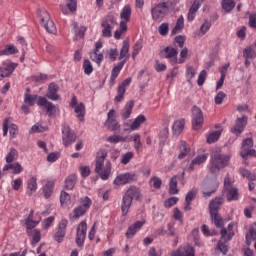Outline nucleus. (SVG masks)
Returning a JSON list of instances; mask_svg holds the SVG:
<instances>
[{
    "mask_svg": "<svg viewBox=\"0 0 256 256\" xmlns=\"http://www.w3.org/2000/svg\"><path fill=\"white\" fill-rule=\"evenodd\" d=\"M105 125L110 131H119V129H121V125L115 118L112 120H107Z\"/></svg>",
    "mask_w": 256,
    "mask_h": 256,
    "instance_id": "72a5a7b5",
    "label": "nucleus"
},
{
    "mask_svg": "<svg viewBox=\"0 0 256 256\" xmlns=\"http://www.w3.org/2000/svg\"><path fill=\"white\" fill-rule=\"evenodd\" d=\"M172 256H195V249L191 245L185 246L182 250H176Z\"/></svg>",
    "mask_w": 256,
    "mask_h": 256,
    "instance_id": "412c9836",
    "label": "nucleus"
},
{
    "mask_svg": "<svg viewBox=\"0 0 256 256\" xmlns=\"http://www.w3.org/2000/svg\"><path fill=\"white\" fill-rule=\"evenodd\" d=\"M235 227H237V224H235V222L228 224L227 228L225 229L226 241H231V239L235 237Z\"/></svg>",
    "mask_w": 256,
    "mask_h": 256,
    "instance_id": "c85d7f7f",
    "label": "nucleus"
},
{
    "mask_svg": "<svg viewBox=\"0 0 256 256\" xmlns=\"http://www.w3.org/2000/svg\"><path fill=\"white\" fill-rule=\"evenodd\" d=\"M83 69L85 75H91V73H93V65L91 64V61L85 59L83 62Z\"/></svg>",
    "mask_w": 256,
    "mask_h": 256,
    "instance_id": "8fccbe9b",
    "label": "nucleus"
},
{
    "mask_svg": "<svg viewBox=\"0 0 256 256\" xmlns=\"http://www.w3.org/2000/svg\"><path fill=\"white\" fill-rule=\"evenodd\" d=\"M167 137H169V126H164L159 134L160 142L165 143V141H167Z\"/></svg>",
    "mask_w": 256,
    "mask_h": 256,
    "instance_id": "3c124183",
    "label": "nucleus"
},
{
    "mask_svg": "<svg viewBox=\"0 0 256 256\" xmlns=\"http://www.w3.org/2000/svg\"><path fill=\"white\" fill-rule=\"evenodd\" d=\"M16 53H19V50L15 47V45L10 44L6 46L5 49L0 50V55H16Z\"/></svg>",
    "mask_w": 256,
    "mask_h": 256,
    "instance_id": "473e14b6",
    "label": "nucleus"
},
{
    "mask_svg": "<svg viewBox=\"0 0 256 256\" xmlns=\"http://www.w3.org/2000/svg\"><path fill=\"white\" fill-rule=\"evenodd\" d=\"M15 69H17V63H11L6 67H0V74H1L0 78L5 79V77H9V75H11V73H13Z\"/></svg>",
    "mask_w": 256,
    "mask_h": 256,
    "instance_id": "a878e982",
    "label": "nucleus"
},
{
    "mask_svg": "<svg viewBox=\"0 0 256 256\" xmlns=\"http://www.w3.org/2000/svg\"><path fill=\"white\" fill-rule=\"evenodd\" d=\"M37 99H39V96H37V95H31L29 93H26L24 95V103L26 105H29V107H33V105H35V103H37Z\"/></svg>",
    "mask_w": 256,
    "mask_h": 256,
    "instance_id": "e433bc0d",
    "label": "nucleus"
},
{
    "mask_svg": "<svg viewBox=\"0 0 256 256\" xmlns=\"http://www.w3.org/2000/svg\"><path fill=\"white\" fill-rule=\"evenodd\" d=\"M131 85V78L125 79L117 88V95L114 98L115 103H121L125 97V87Z\"/></svg>",
    "mask_w": 256,
    "mask_h": 256,
    "instance_id": "ddd939ff",
    "label": "nucleus"
},
{
    "mask_svg": "<svg viewBox=\"0 0 256 256\" xmlns=\"http://www.w3.org/2000/svg\"><path fill=\"white\" fill-rule=\"evenodd\" d=\"M253 147V138H247L242 142L241 151H249Z\"/></svg>",
    "mask_w": 256,
    "mask_h": 256,
    "instance_id": "864d4df0",
    "label": "nucleus"
},
{
    "mask_svg": "<svg viewBox=\"0 0 256 256\" xmlns=\"http://www.w3.org/2000/svg\"><path fill=\"white\" fill-rule=\"evenodd\" d=\"M167 11H169V8H167L166 2H161L157 4L151 9L152 19H154V21L163 19V17L167 15Z\"/></svg>",
    "mask_w": 256,
    "mask_h": 256,
    "instance_id": "0eeeda50",
    "label": "nucleus"
},
{
    "mask_svg": "<svg viewBox=\"0 0 256 256\" xmlns=\"http://www.w3.org/2000/svg\"><path fill=\"white\" fill-rule=\"evenodd\" d=\"M195 77V68L192 66H189L186 70V78L188 79V82L191 83V79Z\"/></svg>",
    "mask_w": 256,
    "mask_h": 256,
    "instance_id": "774afa93",
    "label": "nucleus"
},
{
    "mask_svg": "<svg viewBox=\"0 0 256 256\" xmlns=\"http://www.w3.org/2000/svg\"><path fill=\"white\" fill-rule=\"evenodd\" d=\"M145 225V221H137L133 225L129 226L128 230L126 231V237L127 239H131L137 231L141 230V227Z\"/></svg>",
    "mask_w": 256,
    "mask_h": 256,
    "instance_id": "aec40b11",
    "label": "nucleus"
},
{
    "mask_svg": "<svg viewBox=\"0 0 256 256\" xmlns=\"http://www.w3.org/2000/svg\"><path fill=\"white\" fill-rule=\"evenodd\" d=\"M129 57V39H125L122 43V48L120 50L119 61H121L122 59H124V61H127Z\"/></svg>",
    "mask_w": 256,
    "mask_h": 256,
    "instance_id": "b1692460",
    "label": "nucleus"
},
{
    "mask_svg": "<svg viewBox=\"0 0 256 256\" xmlns=\"http://www.w3.org/2000/svg\"><path fill=\"white\" fill-rule=\"evenodd\" d=\"M85 237H87V222L82 221L78 225L76 232L75 243L78 247H83V245H85Z\"/></svg>",
    "mask_w": 256,
    "mask_h": 256,
    "instance_id": "6e6552de",
    "label": "nucleus"
},
{
    "mask_svg": "<svg viewBox=\"0 0 256 256\" xmlns=\"http://www.w3.org/2000/svg\"><path fill=\"white\" fill-rule=\"evenodd\" d=\"M212 186H213L212 181H208L204 184V189H205V191L203 192L204 197H211V195H213V192L215 191V187L211 188V190H207L209 189V187H212Z\"/></svg>",
    "mask_w": 256,
    "mask_h": 256,
    "instance_id": "de8ad7c7",
    "label": "nucleus"
},
{
    "mask_svg": "<svg viewBox=\"0 0 256 256\" xmlns=\"http://www.w3.org/2000/svg\"><path fill=\"white\" fill-rule=\"evenodd\" d=\"M177 193H179V189H177V176H173L169 184V194L177 195Z\"/></svg>",
    "mask_w": 256,
    "mask_h": 256,
    "instance_id": "58836bf2",
    "label": "nucleus"
},
{
    "mask_svg": "<svg viewBox=\"0 0 256 256\" xmlns=\"http://www.w3.org/2000/svg\"><path fill=\"white\" fill-rule=\"evenodd\" d=\"M249 155H251L252 157H256V151L254 149L250 148L249 150L240 152V156L242 157V159H247V157H249Z\"/></svg>",
    "mask_w": 256,
    "mask_h": 256,
    "instance_id": "e2e57ef3",
    "label": "nucleus"
},
{
    "mask_svg": "<svg viewBox=\"0 0 256 256\" xmlns=\"http://www.w3.org/2000/svg\"><path fill=\"white\" fill-rule=\"evenodd\" d=\"M239 173H240V175H242V177H245L246 179H248V181H255L256 180L255 174L251 173V171H249L245 168H240Z\"/></svg>",
    "mask_w": 256,
    "mask_h": 256,
    "instance_id": "79ce46f5",
    "label": "nucleus"
},
{
    "mask_svg": "<svg viewBox=\"0 0 256 256\" xmlns=\"http://www.w3.org/2000/svg\"><path fill=\"white\" fill-rule=\"evenodd\" d=\"M210 28H211V22H210V21H205V22L201 25V27H200L201 37H203V35H205V33H207Z\"/></svg>",
    "mask_w": 256,
    "mask_h": 256,
    "instance_id": "0e129e2a",
    "label": "nucleus"
},
{
    "mask_svg": "<svg viewBox=\"0 0 256 256\" xmlns=\"http://www.w3.org/2000/svg\"><path fill=\"white\" fill-rule=\"evenodd\" d=\"M66 7L70 13H75L77 11V0H66Z\"/></svg>",
    "mask_w": 256,
    "mask_h": 256,
    "instance_id": "5fc2aeb1",
    "label": "nucleus"
},
{
    "mask_svg": "<svg viewBox=\"0 0 256 256\" xmlns=\"http://www.w3.org/2000/svg\"><path fill=\"white\" fill-rule=\"evenodd\" d=\"M74 113L77 115L79 121H85V104L80 102L77 106H74Z\"/></svg>",
    "mask_w": 256,
    "mask_h": 256,
    "instance_id": "cd10ccee",
    "label": "nucleus"
},
{
    "mask_svg": "<svg viewBox=\"0 0 256 256\" xmlns=\"http://www.w3.org/2000/svg\"><path fill=\"white\" fill-rule=\"evenodd\" d=\"M107 155V150L100 149L96 156L95 173L100 175L102 181H107V179H109V175H111V162L108 161L105 165Z\"/></svg>",
    "mask_w": 256,
    "mask_h": 256,
    "instance_id": "f257e3e1",
    "label": "nucleus"
},
{
    "mask_svg": "<svg viewBox=\"0 0 256 256\" xmlns=\"http://www.w3.org/2000/svg\"><path fill=\"white\" fill-rule=\"evenodd\" d=\"M53 187H55V183L53 182H47L44 186H43V193H44V197L46 199H49V197L51 195H53Z\"/></svg>",
    "mask_w": 256,
    "mask_h": 256,
    "instance_id": "f704fd0d",
    "label": "nucleus"
},
{
    "mask_svg": "<svg viewBox=\"0 0 256 256\" xmlns=\"http://www.w3.org/2000/svg\"><path fill=\"white\" fill-rule=\"evenodd\" d=\"M177 201H179V199L177 197L168 198L164 202V207H166V209H171V207H173V205H177Z\"/></svg>",
    "mask_w": 256,
    "mask_h": 256,
    "instance_id": "052dcab7",
    "label": "nucleus"
},
{
    "mask_svg": "<svg viewBox=\"0 0 256 256\" xmlns=\"http://www.w3.org/2000/svg\"><path fill=\"white\" fill-rule=\"evenodd\" d=\"M195 197H197V190L196 189L190 190L186 194L185 203H191V201H193L195 199Z\"/></svg>",
    "mask_w": 256,
    "mask_h": 256,
    "instance_id": "13d9d810",
    "label": "nucleus"
},
{
    "mask_svg": "<svg viewBox=\"0 0 256 256\" xmlns=\"http://www.w3.org/2000/svg\"><path fill=\"white\" fill-rule=\"evenodd\" d=\"M174 43L178 44V47H180L181 49H183V47L185 46V36L184 35H177L174 38Z\"/></svg>",
    "mask_w": 256,
    "mask_h": 256,
    "instance_id": "338daca9",
    "label": "nucleus"
},
{
    "mask_svg": "<svg viewBox=\"0 0 256 256\" xmlns=\"http://www.w3.org/2000/svg\"><path fill=\"white\" fill-rule=\"evenodd\" d=\"M91 198L86 196L80 199V207H83L84 209H89V207H91Z\"/></svg>",
    "mask_w": 256,
    "mask_h": 256,
    "instance_id": "bf43d9fd",
    "label": "nucleus"
},
{
    "mask_svg": "<svg viewBox=\"0 0 256 256\" xmlns=\"http://www.w3.org/2000/svg\"><path fill=\"white\" fill-rule=\"evenodd\" d=\"M235 9V0H225V13H231Z\"/></svg>",
    "mask_w": 256,
    "mask_h": 256,
    "instance_id": "680f3d73",
    "label": "nucleus"
},
{
    "mask_svg": "<svg viewBox=\"0 0 256 256\" xmlns=\"http://www.w3.org/2000/svg\"><path fill=\"white\" fill-rule=\"evenodd\" d=\"M87 213L86 208H83V206H78L74 209V217L75 219H79V217H83Z\"/></svg>",
    "mask_w": 256,
    "mask_h": 256,
    "instance_id": "4d7b16f0",
    "label": "nucleus"
},
{
    "mask_svg": "<svg viewBox=\"0 0 256 256\" xmlns=\"http://www.w3.org/2000/svg\"><path fill=\"white\" fill-rule=\"evenodd\" d=\"M219 137H221V131H212L207 136V143L211 145V143H215L216 141H219Z\"/></svg>",
    "mask_w": 256,
    "mask_h": 256,
    "instance_id": "ea45409f",
    "label": "nucleus"
},
{
    "mask_svg": "<svg viewBox=\"0 0 256 256\" xmlns=\"http://www.w3.org/2000/svg\"><path fill=\"white\" fill-rule=\"evenodd\" d=\"M184 20H183V16H180L177 21H176V25L174 26V28L171 31L172 35H177V33H179V31H183V27H184Z\"/></svg>",
    "mask_w": 256,
    "mask_h": 256,
    "instance_id": "4c0bfd02",
    "label": "nucleus"
},
{
    "mask_svg": "<svg viewBox=\"0 0 256 256\" xmlns=\"http://www.w3.org/2000/svg\"><path fill=\"white\" fill-rule=\"evenodd\" d=\"M68 223L69 222L66 219L61 220V222L59 223L58 231L54 235V239L55 241H57V243H63V240L65 239V235L67 233Z\"/></svg>",
    "mask_w": 256,
    "mask_h": 256,
    "instance_id": "f8f14e48",
    "label": "nucleus"
},
{
    "mask_svg": "<svg viewBox=\"0 0 256 256\" xmlns=\"http://www.w3.org/2000/svg\"><path fill=\"white\" fill-rule=\"evenodd\" d=\"M221 205H223V198L216 197L215 199H213L209 203V214H219V209H221Z\"/></svg>",
    "mask_w": 256,
    "mask_h": 256,
    "instance_id": "a211bd4d",
    "label": "nucleus"
},
{
    "mask_svg": "<svg viewBox=\"0 0 256 256\" xmlns=\"http://www.w3.org/2000/svg\"><path fill=\"white\" fill-rule=\"evenodd\" d=\"M120 19L129 23L131 21V5L127 4L123 7L122 12L120 13Z\"/></svg>",
    "mask_w": 256,
    "mask_h": 256,
    "instance_id": "c756f323",
    "label": "nucleus"
},
{
    "mask_svg": "<svg viewBox=\"0 0 256 256\" xmlns=\"http://www.w3.org/2000/svg\"><path fill=\"white\" fill-rule=\"evenodd\" d=\"M133 199L141 201V190L137 186H130L122 197L121 211L123 217L129 213V209L133 205Z\"/></svg>",
    "mask_w": 256,
    "mask_h": 256,
    "instance_id": "f03ea898",
    "label": "nucleus"
},
{
    "mask_svg": "<svg viewBox=\"0 0 256 256\" xmlns=\"http://www.w3.org/2000/svg\"><path fill=\"white\" fill-rule=\"evenodd\" d=\"M101 27H103L102 30V37H112V29L111 24H106L105 22H101Z\"/></svg>",
    "mask_w": 256,
    "mask_h": 256,
    "instance_id": "37998d69",
    "label": "nucleus"
},
{
    "mask_svg": "<svg viewBox=\"0 0 256 256\" xmlns=\"http://www.w3.org/2000/svg\"><path fill=\"white\" fill-rule=\"evenodd\" d=\"M17 157H19L17 149L11 148L10 152L6 155V163H13Z\"/></svg>",
    "mask_w": 256,
    "mask_h": 256,
    "instance_id": "a19ab883",
    "label": "nucleus"
},
{
    "mask_svg": "<svg viewBox=\"0 0 256 256\" xmlns=\"http://www.w3.org/2000/svg\"><path fill=\"white\" fill-rule=\"evenodd\" d=\"M136 180L137 174L128 172L118 175L114 180V185H127V183H132V181Z\"/></svg>",
    "mask_w": 256,
    "mask_h": 256,
    "instance_id": "9d476101",
    "label": "nucleus"
},
{
    "mask_svg": "<svg viewBox=\"0 0 256 256\" xmlns=\"http://www.w3.org/2000/svg\"><path fill=\"white\" fill-rule=\"evenodd\" d=\"M126 60L121 61L117 66H114L111 72V77H119V73H121V69L125 66Z\"/></svg>",
    "mask_w": 256,
    "mask_h": 256,
    "instance_id": "c03bdc74",
    "label": "nucleus"
},
{
    "mask_svg": "<svg viewBox=\"0 0 256 256\" xmlns=\"http://www.w3.org/2000/svg\"><path fill=\"white\" fill-rule=\"evenodd\" d=\"M37 105L39 107H45L47 110V115L49 117H53V115H55V113L57 112V109L55 108L53 102H49L45 97L40 96L38 98Z\"/></svg>",
    "mask_w": 256,
    "mask_h": 256,
    "instance_id": "9b49d317",
    "label": "nucleus"
},
{
    "mask_svg": "<svg viewBox=\"0 0 256 256\" xmlns=\"http://www.w3.org/2000/svg\"><path fill=\"white\" fill-rule=\"evenodd\" d=\"M38 17L48 33H57V27L55 26V22L51 20V16L49 15V12H47V10L43 8L38 9Z\"/></svg>",
    "mask_w": 256,
    "mask_h": 256,
    "instance_id": "39448f33",
    "label": "nucleus"
},
{
    "mask_svg": "<svg viewBox=\"0 0 256 256\" xmlns=\"http://www.w3.org/2000/svg\"><path fill=\"white\" fill-rule=\"evenodd\" d=\"M28 195L32 196L37 191V178L32 177L27 181Z\"/></svg>",
    "mask_w": 256,
    "mask_h": 256,
    "instance_id": "7c9ffc66",
    "label": "nucleus"
},
{
    "mask_svg": "<svg viewBox=\"0 0 256 256\" xmlns=\"http://www.w3.org/2000/svg\"><path fill=\"white\" fill-rule=\"evenodd\" d=\"M158 31H159L160 35H162V36L167 35V33H169V23H162L159 26Z\"/></svg>",
    "mask_w": 256,
    "mask_h": 256,
    "instance_id": "69168bd1",
    "label": "nucleus"
},
{
    "mask_svg": "<svg viewBox=\"0 0 256 256\" xmlns=\"http://www.w3.org/2000/svg\"><path fill=\"white\" fill-rule=\"evenodd\" d=\"M223 167H225V155L221 153V148H216L212 154L210 172L219 173Z\"/></svg>",
    "mask_w": 256,
    "mask_h": 256,
    "instance_id": "20e7f679",
    "label": "nucleus"
},
{
    "mask_svg": "<svg viewBox=\"0 0 256 256\" xmlns=\"http://www.w3.org/2000/svg\"><path fill=\"white\" fill-rule=\"evenodd\" d=\"M185 129V120L175 121L172 127L174 135H181V132Z\"/></svg>",
    "mask_w": 256,
    "mask_h": 256,
    "instance_id": "2f4dec72",
    "label": "nucleus"
},
{
    "mask_svg": "<svg viewBox=\"0 0 256 256\" xmlns=\"http://www.w3.org/2000/svg\"><path fill=\"white\" fill-rule=\"evenodd\" d=\"M133 107H135V101L130 100L124 109L121 111L122 119L125 121V119H129L131 117V113H133Z\"/></svg>",
    "mask_w": 256,
    "mask_h": 256,
    "instance_id": "393cba45",
    "label": "nucleus"
},
{
    "mask_svg": "<svg viewBox=\"0 0 256 256\" xmlns=\"http://www.w3.org/2000/svg\"><path fill=\"white\" fill-rule=\"evenodd\" d=\"M239 197L241 195L239 194V189L236 187H229L226 188V199L227 201H239Z\"/></svg>",
    "mask_w": 256,
    "mask_h": 256,
    "instance_id": "6ab92c4d",
    "label": "nucleus"
},
{
    "mask_svg": "<svg viewBox=\"0 0 256 256\" xmlns=\"http://www.w3.org/2000/svg\"><path fill=\"white\" fill-rule=\"evenodd\" d=\"M243 57L245 59L246 67H249V65H251V59H255L256 57L255 50H253L251 46L246 47L243 51Z\"/></svg>",
    "mask_w": 256,
    "mask_h": 256,
    "instance_id": "4be33fe9",
    "label": "nucleus"
},
{
    "mask_svg": "<svg viewBox=\"0 0 256 256\" xmlns=\"http://www.w3.org/2000/svg\"><path fill=\"white\" fill-rule=\"evenodd\" d=\"M102 23L115 25L117 23L115 21V14H113V12L108 13L107 16L102 19Z\"/></svg>",
    "mask_w": 256,
    "mask_h": 256,
    "instance_id": "603ef678",
    "label": "nucleus"
},
{
    "mask_svg": "<svg viewBox=\"0 0 256 256\" xmlns=\"http://www.w3.org/2000/svg\"><path fill=\"white\" fill-rule=\"evenodd\" d=\"M210 219L215 227L221 228V239L218 241L216 253L225 254V227H223L225 222L223 221V217L219 214H210Z\"/></svg>",
    "mask_w": 256,
    "mask_h": 256,
    "instance_id": "7ed1b4c3",
    "label": "nucleus"
},
{
    "mask_svg": "<svg viewBox=\"0 0 256 256\" xmlns=\"http://www.w3.org/2000/svg\"><path fill=\"white\" fill-rule=\"evenodd\" d=\"M143 49V39H139L135 45H134V50L132 52V59H135L139 55V51Z\"/></svg>",
    "mask_w": 256,
    "mask_h": 256,
    "instance_id": "a18cd8bd",
    "label": "nucleus"
},
{
    "mask_svg": "<svg viewBox=\"0 0 256 256\" xmlns=\"http://www.w3.org/2000/svg\"><path fill=\"white\" fill-rule=\"evenodd\" d=\"M207 157H209V155L207 154H202V155H199L197 156L195 159H193L190 163V166H189V171H194L195 169V165H202V163H205L207 161Z\"/></svg>",
    "mask_w": 256,
    "mask_h": 256,
    "instance_id": "bb28decb",
    "label": "nucleus"
},
{
    "mask_svg": "<svg viewBox=\"0 0 256 256\" xmlns=\"http://www.w3.org/2000/svg\"><path fill=\"white\" fill-rule=\"evenodd\" d=\"M145 121H147V118L145 115L141 114L134 119L133 123L130 125V128H125L124 131H135V129H139V127H141L142 123H145Z\"/></svg>",
    "mask_w": 256,
    "mask_h": 256,
    "instance_id": "5701e85b",
    "label": "nucleus"
},
{
    "mask_svg": "<svg viewBox=\"0 0 256 256\" xmlns=\"http://www.w3.org/2000/svg\"><path fill=\"white\" fill-rule=\"evenodd\" d=\"M161 53H162V57H164L165 59H170V63H172V65H175V63H178V60H177L178 52L175 48H171L167 46L163 51H161ZM163 53L165 54L163 55Z\"/></svg>",
    "mask_w": 256,
    "mask_h": 256,
    "instance_id": "dca6fc26",
    "label": "nucleus"
},
{
    "mask_svg": "<svg viewBox=\"0 0 256 256\" xmlns=\"http://www.w3.org/2000/svg\"><path fill=\"white\" fill-rule=\"evenodd\" d=\"M150 183H152L154 189H161V185H163V181L157 176L152 177Z\"/></svg>",
    "mask_w": 256,
    "mask_h": 256,
    "instance_id": "6e6d98bb",
    "label": "nucleus"
},
{
    "mask_svg": "<svg viewBox=\"0 0 256 256\" xmlns=\"http://www.w3.org/2000/svg\"><path fill=\"white\" fill-rule=\"evenodd\" d=\"M62 133H63L62 139L65 147H69L71 143H75V134L71 132V128L69 126L65 125Z\"/></svg>",
    "mask_w": 256,
    "mask_h": 256,
    "instance_id": "2eb2a0df",
    "label": "nucleus"
},
{
    "mask_svg": "<svg viewBox=\"0 0 256 256\" xmlns=\"http://www.w3.org/2000/svg\"><path fill=\"white\" fill-rule=\"evenodd\" d=\"M103 47V43L101 41L96 42L95 49L93 52H90V59L97 63V65H101L103 61V53H99V49Z\"/></svg>",
    "mask_w": 256,
    "mask_h": 256,
    "instance_id": "4468645a",
    "label": "nucleus"
},
{
    "mask_svg": "<svg viewBox=\"0 0 256 256\" xmlns=\"http://www.w3.org/2000/svg\"><path fill=\"white\" fill-rule=\"evenodd\" d=\"M248 118L246 115H243L236 119L235 125L231 128V133L234 135H241L245 131V127H247Z\"/></svg>",
    "mask_w": 256,
    "mask_h": 256,
    "instance_id": "1a4fd4ad",
    "label": "nucleus"
},
{
    "mask_svg": "<svg viewBox=\"0 0 256 256\" xmlns=\"http://www.w3.org/2000/svg\"><path fill=\"white\" fill-rule=\"evenodd\" d=\"M59 91V86L55 84L54 82L50 83L48 86V92L46 94V97L50 99L51 101H59L60 96L57 94Z\"/></svg>",
    "mask_w": 256,
    "mask_h": 256,
    "instance_id": "f3484780",
    "label": "nucleus"
},
{
    "mask_svg": "<svg viewBox=\"0 0 256 256\" xmlns=\"http://www.w3.org/2000/svg\"><path fill=\"white\" fill-rule=\"evenodd\" d=\"M192 127L194 131L203 127V111L199 106L192 107Z\"/></svg>",
    "mask_w": 256,
    "mask_h": 256,
    "instance_id": "423d86ee",
    "label": "nucleus"
},
{
    "mask_svg": "<svg viewBox=\"0 0 256 256\" xmlns=\"http://www.w3.org/2000/svg\"><path fill=\"white\" fill-rule=\"evenodd\" d=\"M60 203L61 205H69L71 203V196L67 192L62 191L60 194Z\"/></svg>",
    "mask_w": 256,
    "mask_h": 256,
    "instance_id": "09e8293b",
    "label": "nucleus"
},
{
    "mask_svg": "<svg viewBox=\"0 0 256 256\" xmlns=\"http://www.w3.org/2000/svg\"><path fill=\"white\" fill-rule=\"evenodd\" d=\"M77 183V176L74 174L69 175L65 180V189L71 190L75 187V184Z\"/></svg>",
    "mask_w": 256,
    "mask_h": 256,
    "instance_id": "c9c22d12",
    "label": "nucleus"
},
{
    "mask_svg": "<svg viewBox=\"0 0 256 256\" xmlns=\"http://www.w3.org/2000/svg\"><path fill=\"white\" fill-rule=\"evenodd\" d=\"M251 239L256 241V229L254 227H250L249 234H246V244L248 247L251 245Z\"/></svg>",
    "mask_w": 256,
    "mask_h": 256,
    "instance_id": "49530a36",
    "label": "nucleus"
}]
</instances>
